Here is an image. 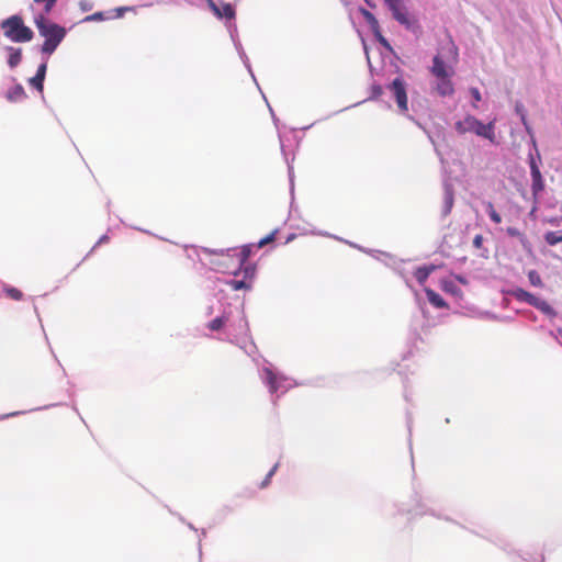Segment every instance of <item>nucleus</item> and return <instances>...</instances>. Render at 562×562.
Instances as JSON below:
<instances>
[{"label":"nucleus","mask_w":562,"mask_h":562,"mask_svg":"<svg viewBox=\"0 0 562 562\" xmlns=\"http://www.w3.org/2000/svg\"><path fill=\"white\" fill-rule=\"evenodd\" d=\"M255 247V245L252 244H248V245H244L238 254V265L240 267H243L249 259V257L251 256L252 254V248Z\"/></svg>","instance_id":"25"},{"label":"nucleus","mask_w":562,"mask_h":562,"mask_svg":"<svg viewBox=\"0 0 562 562\" xmlns=\"http://www.w3.org/2000/svg\"><path fill=\"white\" fill-rule=\"evenodd\" d=\"M363 46H364V52H366V56H367L369 71H370L371 75H373L374 74V67L371 64V60H370V57H369V53H368V49H367V45H366L364 42H363Z\"/></svg>","instance_id":"46"},{"label":"nucleus","mask_w":562,"mask_h":562,"mask_svg":"<svg viewBox=\"0 0 562 562\" xmlns=\"http://www.w3.org/2000/svg\"><path fill=\"white\" fill-rule=\"evenodd\" d=\"M293 238H294V235H293V234H292V235H290V236L288 237V239H286V243L291 241Z\"/></svg>","instance_id":"64"},{"label":"nucleus","mask_w":562,"mask_h":562,"mask_svg":"<svg viewBox=\"0 0 562 562\" xmlns=\"http://www.w3.org/2000/svg\"><path fill=\"white\" fill-rule=\"evenodd\" d=\"M383 2L390 10L392 18L402 26H404L405 30L417 37L423 33V27L418 18L415 14L408 12L404 4V0H383Z\"/></svg>","instance_id":"2"},{"label":"nucleus","mask_w":562,"mask_h":562,"mask_svg":"<svg viewBox=\"0 0 562 562\" xmlns=\"http://www.w3.org/2000/svg\"><path fill=\"white\" fill-rule=\"evenodd\" d=\"M407 429H408V435H409V439L411 440V437H412V417L409 415V413H407ZM409 448L412 449V441H409Z\"/></svg>","instance_id":"49"},{"label":"nucleus","mask_w":562,"mask_h":562,"mask_svg":"<svg viewBox=\"0 0 562 562\" xmlns=\"http://www.w3.org/2000/svg\"><path fill=\"white\" fill-rule=\"evenodd\" d=\"M509 294L516 301L527 303L536 310L540 311L550 319H553L558 316V312L547 301L536 296L522 288H514L510 290Z\"/></svg>","instance_id":"4"},{"label":"nucleus","mask_w":562,"mask_h":562,"mask_svg":"<svg viewBox=\"0 0 562 562\" xmlns=\"http://www.w3.org/2000/svg\"><path fill=\"white\" fill-rule=\"evenodd\" d=\"M231 321L227 322V340L238 345V336L247 335L249 325L245 313L239 308H228Z\"/></svg>","instance_id":"6"},{"label":"nucleus","mask_w":562,"mask_h":562,"mask_svg":"<svg viewBox=\"0 0 562 562\" xmlns=\"http://www.w3.org/2000/svg\"><path fill=\"white\" fill-rule=\"evenodd\" d=\"M506 233L508 236L510 237H517L520 239L521 244H524L526 241V237L525 235L516 227H507L506 228Z\"/></svg>","instance_id":"38"},{"label":"nucleus","mask_w":562,"mask_h":562,"mask_svg":"<svg viewBox=\"0 0 562 562\" xmlns=\"http://www.w3.org/2000/svg\"><path fill=\"white\" fill-rule=\"evenodd\" d=\"M210 8L218 18L232 20L235 16V9L231 3H223L220 8L213 0H209Z\"/></svg>","instance_id":"12"},{"label":"nucleus","mask_w":562,"mask_h":562,"mask_svg":"<svg viewBox=\"0 0 562 562\" xmlns=\"http://www.w3.org/2000/svg\"><path fill=\"white\" fill-rule=\"evenodd\" d=\"M231 321L228 310H224L220 316H216L207 324V328L212 331H220L224 327L227 328V322Z\"/></svg>","instance_id":"15"},{"label":"nucleus","mask_w":562,"mask_h":562,"mask_svg":"<svg viewBox=\"0 0 562 562\" xmlns=\"http://www.w3.org/2000/svg\"><path fill=\"white\" fill-rule=\"evenodd\" d=\"M202 251L205 252V254H210V255H218V256H224V255H227L229 256V252L231 251H236V248H227V249H211V248H202Z\"/></svg>","instance_id":"35"},{"label":"nucleus","mask_w":562,"mask_h":562,"mask_svg":"<svg viewBox=\"0 0 562 562\" xmlns=\"http://www.w3.org/2000/svg\"><path fill=\"white\" fill-rule=\"evenodd\" d=\"M436 269H437V266H435V265L420 266L416 269L414 277H415L416 281L420 285H423L427 281V279L429 278L431 272H434Z\"/></svg>","instance_id":"18"},{"label":"nucleus","mask_w":562,"mask_h":562,"mask_svg":"<svg viewBox=\"0 0 562 562\" xmlns=\"http://www.w3.org/2000/svg\"><path fill=\"white\" fill-rule=\"evenodd\" d=\"M109 240V237L108 235H102L99 240L95 243V245L93 246L92 249H94L95 247L100 246L101 244H104Z\"/></svg>","instance_id":"54"},{"label":"nucleus","mask_w":562,"mask_h":562,"mask_svg":"<svg viewBox=\"0 0 562 562\" xmlns=\"http://www.w3.org/2000/svg\"><path fill=\"white\" fill-rule=\"evenodd\" d=\"M235 48L236 50L238 52V55L240 57V59L243 60L245 67L248 69V71L250 72L251 77L255 78L254 76V72L251 70V66H250V61H249V58L248 56L246 55L245 50H244V47L240 43L239 40H235ZM256 81V79H254Z\"/></svg>","instance_id":"23"},{"label":"nucleus","mask_w":562,"mask_h":562,"mask_svg":"<svg viewBox=\"0 0 562 562\" xmlns=\"http://www.w3.org/2000/svg\"><path fill=\"white\" fill-rule=\"evenodd\" d=\"M52 406H55L54 404L52 405H46L44 407H40V408H34V411H37V409H46V408H49ZM30 412H33V409H30ZM29 413V411H19V412H12V413H9V414H4V415H1L0 416V420H3V419H7V418H10V417H15V416H19V415H22V414H26Z\"/></svg>","instance_id":"37"},{"label":"nucleus","mask_w":562,"mask_h":562,"mask_svg":"<svg viewBox=\"0 0 562 562\" xmlns=\"http://www.w3.org/2000/svg\"><path fill=\"white\" fill-rule=\"evenodd\" d=\"M470 93L474 101L480 102L482 100L481 92L477 88H471Z\"/></svg>","instance_id":"44"},{"label":"nucleus","mask_w":562,"mask_h":562,"mask_svg":"<svg viewBox=\"0 0 562 562\" xmlns=\"http://www.w3.org/2000/svg\"><path fill=\"white\" fill-rule=\"evenodd\" d=\"M548 223H550L553 226H560L562 223V215L560 217H551L548 220Z\"/></svg>","instance_id":"51"},{"label":"nucleus","mask_w":562,"mask_h":562,"mask_svg":"<svg viewBox=\"0 0 562 562\" xmlns=\"http://www.w3.org/2000/svg\"><path fill=\"white\" fill-rule=\"evenodd\" d=\"M544 241L550 246H555L562 243V233L561 232H547L543 235Z\"/></svg>","instance_id":"28"},{"label":"nucleus","mask_w":562,"mask_h":562,"mask_svg":"<svg viewBox=\"0 0 562 562\" xmlns=\"http://www.w3.org/2000/svg\"><path fill=\"white\" fill-rule=\"evenodd\" d=\"M278 467H279V463H276V464L270 469V471L267 473V475H268L269 477H272V476L274 475V473L277 472Z\"/></svg>","instance_id":"57"},{"label":"nucleus","mask_w":562,"mask_h":562,"mask_svg":"<svg viewBox=\"0 0 562 562\" xmlns=\"http://www.w3.org/2000/svg\"><path fill=\"white\" fill-rule=\"evenodd\" d=\"M483 236L482 235H475L473 238V247L480 249L483 246Z\"/></svg>","instance_id":"45"},{"label":"nucleus","mask_w":562,"mask_h":562,"mask_svg":"<svg viewBox=\"0 0 562 562\" xmlns=\"http://www.w3.org/2000/svg\"><path fill=\"white\" fill-rule=\"evenodd\" d=\"M386 89L391 92L393 99L397 104L398 112L404 114L413 121L417 126L423 128L422 124L416 121L413 116L407 114L408 105H407V83L402 77L394 78L387 86Z\"/></svg>","instance_id":"5"},{"label":"nucleus","mask_w":562,"mask_h":562,"mask_svg":"<svg viewBox=\"0 0 562 562\" xmlns=\"http://www.w3.org/2000/svg\"><path fill=\"white\" fill-rule=\"evenodd\" d=\"M359 12L363 16L364 21L368 23L370 30L378 29V26H380L379 21L376 20L374 14L371 13L369 10L360 8Z\"/></svg>","instance_id":"26"},{"label":"nucleus","mask_w":562,"mask_h":562,"mask_svg":"<svg viewBox=\"0 0 562 562\" xmlns=\"http://www.w3.org/2000/svg\"><path fill=\"white\" fill-rule=\"evenodd\" d=\"M468 123H467V116L464 117L463 121H457L454 123V130L459 133V134H465L468 133Z\"/></svg>","instance_id":"40"},{"label":"nucleus","mask_w":562,"mask_h":562,"mask_svg":"<svg viewBox=\"0 0 562 562\" xmlns=\"http://www.w3.org/2000/svg\"><path fill=\"white\" fill-rule=\"evenodd\" d=\"M108 19H113L112 11H109V12H103V11L94 12L93 14H90V15H87L86 18H83L81 20V22H99V21H104V20H108Z\"/></svg>","instance_id":"24"},{"label":"nucleus","mask_w":562,"mask_h":562,"mask_svg":"<svg viewBox=\"0 0 562 562\" xmlns=\"http://www.w3.org/2000/svg\"><path fill=\"white\" fill-rule=\"evenodd\" d=\"M228 32H229V35H231V38L233 41V43L235 44V40H239L238 38V34H237V27L235 24H229L228 25Z\"/></svg>","instance_id":"43"},{"label":"nucleus","mask_w":562,"mask_h":562,"mask_svg":"<svg viewBox=\"0 0 562 562\" xmlns=\"http://www.w3.org/2000/svg\"><path fill=\"white\" fill-rule=\"evenodd\" d=\"M36 4H43V11L41 13L49 14L55 8L57 0H33Z\"/></svg>","instance_id":"32"},{"label":"nucleus","mask_w":562,"mask_h":562,"mask_svg":"<svg viewBox=\"0 0 562 562\" xmlns=\"http://www.w3.org/2000/svg\"><path fill=\"white\" fill-rule=\"evenodd\" d=\"M211 263L217 268L222 267V263L220 261H212Z\"/></svg>","instance_id":"63"},{"label":"nucleus","mask_w":562,"mask_h":562,"mask_svg":"<svg viewBox=\"0 0 562 562\" xmlns=\"http://www.w3.org/2000/svg\"><path fill=\"white\" fill-rule=\"evenodd\" d=\"M134 10L133 7H119L114 10L115 15H112L113 18H122L125 12Z\"/></svg>","instance_id":"42"},{"label":"nucleus","mask_w":562,"mask_h":562,"mask_svg":"<svg viewBox=\"0 0 562 562\" xmlns=\"http://www.w3.org/2000/svg\"><path fill=\"white\" fill-rule=\"evenodd\" d=\"M247 355H251L256 350V345L250 342L248 346H240Z\"/></svg>","instance_id":"47"},{"label":"nucleus","mask_w":562,"mask_h":562,"mask_svg":"<svg viewBox=\"0 0 562 562\" xmlns=\"http://www.w3.org/2000/svg\"><path fill=\"white\" fill-rule=\"evenodd\" d=\"M436 91L440 97H450L454 93V87L450 77L438 78Z\"/></svg>","instance_id":"14"},{"label":"nucleus","mask_w":562,"mask_h":562,"mask_svg":"<svg viewBox=\"0 0 562 562\" xmlns=\"http://www.w3.org/2000/svg\"><path fill=\"white\" fill-rule=\"evenodd\" d=\"M525 127V131L527 132V134L531 137L533 136V130L532 127L530 126L528 120H526V123H521Z\"/></svg>","instance_id":"52"},{"label":"nucleus","mask_w":562,"mask_h":562,"mask_svg":"<svg viewBox=\"0 0 562 562\" xmlns=\"http://www.w3.org/2000/svg\"><path fill=\"white\" fill-rule=\"evenodd\" d=\"M467 123H468V132H472L477 136H481L485 139H488L490 142L495 140V133H494V122H490L487 124H484L482 121L476 119L473 115H467Z\"/></svg>","instance_id":"9"},{"label":"nucleus","mask_w":562,"mask_h":562,"mask_svg":"<svg viewBox=\"0 0 562 562\" xmlns=\"http://www.w3.org/2000/svg\"><path fill=\"white\" fill-rule=\"evenodd\" d=\"M443 203L441 207V217H447L453 207L454 204V188L453 184L449 180H443Z\"/></svg>","instance_id":"10"},{"label":"nucleus","mask_w":562,"mask_h":562,"mask_svg":"<svg viewBox=\"0 0 562 562\" xmlns=\"http://www.w3.org/2000/svg\"><path fill=\"white\" fill-rule=\"evenodd\" d=\"M227 284L235 291L251 289V283L246 281L245 279H231L229 281H227Z\"/></svg>","instance_id":"29"},{"label":"nucleus","mask_w":562,"mask_h":562,"mask_svg":"<svg viewBox=\"0 0 562 562\" xmlns=\"http://www.w3.org/2000/svg\"><path fill=\"white\" fill-rule=\"evenodd\" d=\"M289 178H290V184H291V193L294 191V182H293V168L289 165Z\"/></svg>","instance_id":"53"},{"label":"nucleus","mask_w":562,"mask_h":562,"mask_svg":"<svg viewBox=\"0 0 562 562\" xmlns=\"http://www.w3.org/2000/svg\"><path fill=\"white\" fill-rule=\"evenodd\" d=\"M4 291L9 297H11L12 300H15V301L21 300L23 296V293L19 289L13 288V286H5Z\"/></svg>","instance_id":"34"},{"label":"nucleus","mask_w":562,"mask_h":562,"mask_svg":"<svg viewBox=\"0 0 562 562\" xmlns=\"http://www.w3.org/2000/svg\"><path fill=\"white\" fill-rule=\"evenodd\" d=\"M271 479L272 477H269L268 475H266L263 481L260 483V488H266L270 484Z\"/></svg>","instance_id":"56"},{"label":"nucleus","mask_w":562,"mask_h":562,"mask_svg":"<svg viewBox=\"0 0 562 562\" xmlns=\"http://www.w3.org/2000/svg\"><path fill=\"white\" fill-rule=\"evenodd\" d=\"M435 151L439 156L440 161L443 164L445 160H443V157H442L441 153L437 148H435Z\"/></svg>","instance_id":"62"},{"label":"nucleus","mask_w":562,"mask_h":562,"mask_svg":"<svg viewBox=\"0 0 562 562\" xmlns=\"http://www.w3.org/2000/svg\"><path fill=\"white\" fill-rule=\"evenodd\" d=\"M47 71V58L43 60L37 67L36 74L34 77L29 79V83L41 93L44 90V81Z\"/></svg>","instance_id":"11"},{"label":"nucleus","mask_w":562,"mask_h":562,"mask_svg":"<svg viewBox=\"0 0 562 562\" xmlns=\"http://www.w3.org/2000/svg\"><path fill=\"white\" fill-rule=\"evenodd\" d=\"M243 271V274H244V279L247 281L248 279L251 280L255 278V274H256V265L254 263H248V265H244L243 267L239 266L238 270L234 272L235 276H237L239 273V271Z\"/></svg>","instance_id":"27"},{"label":"nucleus","mask_w":562,"mask_h":562,"mask_svg":"<svg viewBox=\"0 0 562 562\" xmlns=\"http://www.w3.org/2000/svg\"><path fill=\"white\" fill-rule=\"evenodd\" d=\"M0 27L3 30L4 36L14 43L31 42L34 37V32L24 24L22 16L19 14L2 20Z\"/></svg>","instance_id":"3"},{"label":"nucleus","mask_w":562,"mask_h":562,"mask_svg":"<svg viewBox=\"0 0 562 562\" xmlns=\"http://www.w3.org/2000/svg\"><path fill=\"white\" fill-rule=\"evenodd\" d=\"M454 280L458 281L459 283L463 284V285H467L469 283L468 279L462 276V274H454Z\"/></svg>","instance_id":"50"},{"label":"nucleus","mask_w":562,"mask_h":562,"mask_svg":"<svg viewBox=\"0 0 562 562\" xmlns=\"http://www.w3.org/2000/svg\"><path fill=\"white\" fill-rule=\"evenodd\" d=\"M384 94V88L376 81H373L370 87V95L366 101H382V95Z\"/></svg>","instance_id":"21"},{"label":"nucleus","mask_w":562,"mask_h":562,"mask_svg":"<svg viewBox=\"0 0 562 562\" xmlns=\"http://www.w3.org/2000/svg\"><path fill=\"white\" fill-rule=\"evenodd\" d=\"M269 110H270V113L272 115V119H273V122L277 123L278 122V117L276 116L273 110L271 109V106H269Z\"/></svg>","instance_id":"61"},{"label":"nucleus","mask_w":562,"mask_h":562,"mask_svg":"<svg viewBox=\"0 0 562 562\" xmlns=\"http://www.w3.org/2000/svg\"><path fill=\"white\" fill-rule=\"evenodd\" d=\"M525 315H526L530 321H536V319H537V316H536V314H535L532 311H526V312H525Z\"/></svg>","instance_id":"58"},{"label":"nucleus","mask_w":562,"mask_h":562,"mask_svg":"<svg viewBox=\"0 0 562 562\" xmlns=\"http://www.w3.org/2000/svg\"><path fill=\"white\" fill-rule=\"evenodd\" d=\"M278 229H274L273 232H271L269 235H267L266 237L261 238L258 244L256 245L257 248H262L263 246L272 243L274 239H276V235L278 234Z\"/></svg>","instance_id":"36"},{"label":"nucleus","mask_w":562,"mask_h":562,"mask_svg":"<svg viewBox=\"0 0 562 562\" xmlns=\"http://www.w3.org/2000/svg\"><path fill=\"white\" fill-rule=\"evenodd\" d=\"M420 507H422V506H420V505H418V507L415 509V514H416V515H424V514H426V513H427V512H423V510H420ZM428 513H429L430 515H432V516H436V513H435L434 510H430V512H428ZM437 517H439V516L437 515Z\"/></svg>","instance_id":"55"},{"label":"nucleus","mask_w":562,"mask_h":562,"mask_svg":"<svg viewBox=\"0 0 562 562\" xmlns=\"http://www.w3.org/2000/svg\"><path fill=\"white\" fill-rule=\"evenodd\" d=\"M79 8L82 12H88L93 9V3L89 0H80Z\"/></svg>","instance_id":"41"},{"label":"nucleus","mask_w":562,"mask_h":562,"mask_svg":"<svg viewBox=\"0 0 562 562\" xmlns=\"http://www.w3.org/2000/svg\"><path fill=\"white\" fill-rule=\"evenodd\" d=\"M430 72L437 79L441 77H451V74L447 70L445 60L439 55L434 56Z\"/></svg>","instance_id":"13"},{"label":"nucleus","mask_w":562,"mask_h":562,"mask_svg":"<svg viewBox=\"0 0 562 562\" xmlns=\"http://www.w3.org/2000/svg\"><path fill=\"white\" fill-rule=\"evenodd\" d=\"M179 519H180L182 522H184V524H186L190 529H192V530H194V531H198V529H196V528H195L191 522H187V521L184 520V518H183V517L179 516Z\"/></svg>","instance_id":"59"},{"label":"nucleus","mask_w":562,"mask_h":562,"mask_svg":"<svg viewBox=\"0 0 562 562\" xmlns=\"http://www.w3.org/2000/svg\"><path fill=\"white\" fill-rule=\"evenodd\" d=\"M427 299L431 305H434L437 308H445L447 307V302L434 290L426 289L425 290Z\"/></svg>","instance_id":"20"},{"label":"nucleus","mask_w":562,"mask_h":562,"mask_svg":"<svg viewBox=\"0 0 562 562\" xmlns=\"http://www.w3.org/2000/svg\"><path fill=\"white\" fill-rule=\"evenodd\" d=\"M370 8L374 9L375 8V3L371 0H363Z\"/></svg>","instance_id":"60"},{"label":"nucleus","mask_w":562,"mask_h":562,"mask_svg":"<svg viewBox=\"0 0 562 562\" xmlns=\"http://www.w3.org/2000/svg\"><path fill=\"white\" fill-rule=\"evenodd\" d=\"M485 211L492 222L495 224H499L502 222V216L496 212L492 202H485Z\"/></svg>","instance_id":"30"},{"label":"nucleus","mask_w":562,"mask_h":562,"mask_svg":"<svg viewBox=\"0 0 562 562\" xmlns=\"http://www.w3.org/2000/svg\"><path fill=\"white\" fill-rule=\"evenodd\" d=\"M559 200L554 196V195H548L546 196V199L543 200V204L548 209H554L559 205Z\"/></svg>","instance_id":"39"},{"label":"nucleus","mask_w":562,"mask_h":562,"mask_svg":"<svg viewBox=\"0 0 562 562\" xmlns=\"http://www.w3.org/2000/svg\"><path fill=\"white\" fill-rule=\"evenodd\" d=\"M528 280H529L530 284L533 286L543 288V285H544L540 274L536 270H530L528 272Z\"/></svg>","instance_id":"31"},{"label":"nucleus","mask_w":562,"mask_h":562,"mask_svg":"<svg viewBox=\"0 0 562 562\" xmlns=\"http://www.w3.org/2000/svg\"><path fill=\"white\" fill-rule=\"evenodd\" d=\"M48 14L38 13L34 16V23L41 36L45 38L41 52L44 55L50 56L64 41L67 30L59 24L52 22L47 19Z\"/></svg>","instance_id":"1"},{"label":"nucleus","mask_w":562,"mask_h":562,"mask_svg":"<svg viewBox=\"0 0 562 562\" xmlns=\"http://www.w3.org/2000/svg\"><path fill=\"white\" fill-rule=\"evenodd\" d=\"M514 110H515L516 115L519 116L520 122L526 123V120H528L527 119V110H526L525 105L522 104V102L517 101L515 103Z\"/></svg>","instance_id":"33"},{"label":"nucleus","mask_w":562,"mask_h":562,"mask_svg":"<svg viewBox=\"0 0 562 562\" xmlns=\"http://www.w3.org/2000/svg\"><path fill=\"white\" fill-rule=\"evenodd\" d=\"M4 49L9 53L7 64L11 69H14L22 60V48L7 46Z\"/></svg>","instance_id":"16"},{"label":"nucleus","mask_w":562,"mask_h":562,"mask_svg":"<svg viewBox=\"0 0 562 562\" xmlns=\"http://www.w3.org/2000/svg\"><path fill=\"white\" fill-rule=\"evenodd\" d=\"M441 289L456 297H462L461 289L456 284V282L451 279H443L441 281Z\"/></svg>","instance_id":"19"},{"label":"nucleus","mask_w":562,"mask_h":562,"mask_svg":"<svg viewBox=\"0 0 562 562\" xmlns=\"http://www.w3.org/2000/svg\"><path fill=\"white\" fill-rule=\"evenodd\" d=\"M371 32H372L374 38L376 40V42L382 47H384L391 54H395L392 45L390 44V42L382 35L380 26H378V29L371 30Z\"/></svg>","instance_id":"22"},{"label":"nucleus","mask_w":562,"mask_h":562,"mask_svg":"<svg viewBox=\"0 0 562 562\" xmlns=\"http://www.w3.org/2000/svg\"><path fill=\"white\" fill-rule=\"evenodd\" d=\"M530 138H531V139H530V143H531V145H532L533 149L536 150V157H535V158H536V160H539V161H540V160H541V158H540V154H539L538 148H537V142H536V138H535V136H531Z\"/></svg>","instance_id":"48"},{"label":"nucleus","mask_w":562,"mask_h":562,"mask_svg":"<svg viewBox=\"0 0 562 562\" xmlns=\"http://www.w3.org/2000/svg\"><path fill=\"white\" fill-rule=\"evenodd\" d=\"M5 98L9 102H20L26 99L27 95L22 85L16 83L13 88L7 91Z\"/></svg>","instance_id":"17"},{"label":"nucleus","mask_w":562,"mask_h":562,"mask_svg":"<svg viewBox=\"0 0 562 562\" xmlns=\"http://www.w3.org/2000/svg\"><path fill=\"white\" fill-rule=\"evenodd\" d=\"M528 164L530 168V176H531V192H532V199H533V206L531 209V214L537 210V204L539 203L540 194L544 190V180L542 178L539 164L536 160L532 153H529L528 155Z\"/></svg>","instance_id":"7"},{"label":"nucleus","mask_w":562,"mask_h":562,"mask_svg":"<svg viewBox=\"0 0 562 562\" xmlns=\"http://www.w3.org/2000/svg\"><path fill=\"white\" fill-rule=\"evenodd\" d=\"M260 378L263 383L268 385L270 393H277L278 391L284 393L292 387V384L285 385L284 383L288 381V378L282 374L274 373L269 367L262 368L260 371Z\"/></svg>","instance_id":"8"}]
</instances>
